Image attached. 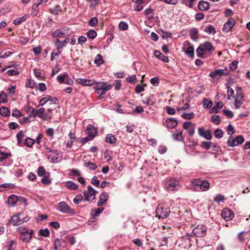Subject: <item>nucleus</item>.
I'll list each match as a JSON object with an SVG mask.
<instances>
[{"label":"nucleus","mask_w":250,"mask_h":250,"mask_svg":"<svg viewBox=\"0 0 250 250\" xmlns=\"http://www.w3.org/2000/svg\"><path fill=\"white\" fill-rule=\"evenodd\" d=\"M214 47L210 42H206L198 47L196 52L199 57L205 58L208 56V54L214 51Z\"/></svg>","instance_id":"obj_1"},{"label":"nucleus","mask_w":250,"mask_h":250,"mask_svg":"<svg viewBox=\"0 0 250 250\" xmlns=\"http://www.w3.org/2000/svg\"><path fill=\"white\" fill-rule=\"evenodd\" d=\"M170 212L168 208L160 205L157 207L156 209V216H158L159 218H165L167 217Z\"/></svg>","instance_id":"obj_2"},{"label":"nucleus","mask_w":250,"mask_h":250,"mask_svg":"<svg viewBox=\"0 0 250 250\" xmlns=\"http://www.w3.org/2000/svg\"><path fill=\"white\" fill-rule=\"evenodd\" d=\"M179 186V182L176 179H169L166 183V187L169 191L177 190Z\"/></svg>","instance_id":"obj_3"},{"label":"nucleus","mask_w":250,"mask_h":250,"mask_svg":"<svg viewBox=\"0 0 250 250\" xmlns=\"http://www.w3.org/2000/svg\"><path fill=\"white\" fill-rule=\"evenodd\" d=\"M97 191L93 189L91 186L87 187V190L83 193L84 199L87 201H92L95 198Z\"/></svg>","instance_id":"obj_4"},{"label":"nucleus","mask_w":250,"mask_h":250,"mask_svg":"<svg viewBox=\"0 0 250 250\" xmlns=\"http://www.w3.org/2000/svg\"><path fill=\"white\" fill-rule=\"evenodd\" d=\"M244 141V139L241 135L237 136L234 139H232L231 136H229L228 139L227 144L229 146L233 147L242 143Z\"/></svg>","instance_id":"obj_5"},{"label":"nucleus","mask_w":250,"mask_h":250,"mask_svg":"<svg viewBox=\"0 0 250 250\" xmlns=\"http://www.w3.org/2000/svg\"><path fill=\"white\" fill-rule=\"evenodd\" d=\"M113 86V84H107L106 83L104 82H99L97 83L94 88L95 89V91L100 90H104V91H108L111 89Z\"/></svg>","instance_id":"obj_6"},{"label":"nucleus","mask_w":250,"mask_h":250,"mask_svg":"<svg viewBox=\"0 0 250 250\" xmlns=\"http://www.w3.org/2000/svg\"><path fill=\"white\" fill-rule=\"evenodd\" d=\"M207 228L205 226H198L193 229V233L198 237H202L206 235Z\"/></svg>","instance_id":"obj_7"},{"label":"nucleus","mask_w":250,"mask_h":250,"mask_svg":"<svg viewBox=\"0 0 250 250\" xmlns=\"http://www.w3.org/2000/svg\"><path fill=\"white\" fill-rule=\"evenodd\" d=\"M235 24V20L232 18L229 19V21L224 24L223 31L226 33L229 32L232 29Z\"/></svg>","instance_id":"obj_8"},{"label":"nucleus","mask_w":250,"mask_h":250,"mask_svg":"<svg viewBox=\"0 0 250 250\" xmlns=\"http://www.w3.org/2000/svg\"><path fill=\"white\" fill-rule=\"evenodd\" d=\"M68 33V30L66 28H62L56 30L52 33V36L54 38L60 37V38H64L65 37Z\"/></svg>","instance_id":"obj_9"},{"label":"nucleus","mask_w":250,"mask_h":250,"mask_svg":"<svg viewBox=\"0 0 250 250\" xmlns=\"http://www.w3.org/2000/svg\"><path fill=\"white\" fill-rule=\"evenodd\" d=\"M198 133L200 136L203 137L207 140H210L212 138L211 131L205 130L204 127H201L198 128Z\"/></svg>","instance_id":"obj_10"},{"label":"nucleus","mask_w":250,"mask_h":250,"mask_svg":"<svg viewBox=\"0 0 250 250\" xmlns=\"http://www.w3.org/2000/svg\"><path fill=\"white\" fill-rule=\"evenodd\" d=\"M221 215L226 221L231 220L234 217L233 213L228 208H225L223 210Z\"/></svg>","instance_id":"obj_11"},{"label":"nucleus","mask_w":250,"mask_h":250,"mask_svg":"<svg viewBox=\"0 0 250 250\" xmlns=\"http://www.w3.org/2000/svg\"><path fill=\"white\" fill-rule=\"evenodd\" d=\"M38 114L39 117L44 121L47 120L51 117L49 113L45 112V109L43 107L38 110Z\"/></svg>","instance_id":"obj_12"},{"label":"nucleus","mask_w":250,"mask_h":250,"mask_svg":"<svg viewBox=\"0 0 250 250\" xmlns=\"http://www.w3.org/2000/svg\"><path fill=\"white\" fill-rule=\"evenodd\" d=\"M86 133L90 139H93L97 135V129L92 125H88L86 129Z\"/></svg>","instance_id":"obj_13"},{"label":"nucleus","mask_w":250,"mask_h":250,"mask_svg":"<svg viewBox=\"0 0 250 250\" xmlns=\"http://www.w3.org/2000/svg\"><path fill=\"white\" fill-rule=\"evenodd\" d=\"M59 210L62 213H69L71 211V208L65 202L59 203Z\"/></svg>","instance_id":"obj_14"},{"label":"nucleus","mask_w":250,"mask_h":250,"mask_svg":"<svg viewBox=\"0 0 250 250\" xmlns=\"http://www.w3.org/2000/svg\"><path fill=\"white\" fill-rule=\"evenodd\" d=\"M20 215L21 214L14 215L10 219V223L13 224L14 226H18L23 223L22 219L20 218Z\"/></svg>","instance_id":"obj_15"},{"label":"nucleus","mask_w":250,"mask_h":250,"mask_svg":"<svg viewBox=\"0 0 250 250\" xmlns=\"http://www.w3.org/2000/svg\"><path fill=\"white\" fill-rule=\"evenodd\" d=\"M76 82L84 86H90L95 83L94 80H88L86 79H77Z\"/></svg>","instance_id":"obj_16"},{"label":"nucleus","mask_w":250,"mask_h":250,"mask_svg":"<svg viewBox=\"0 0 250 250\" xmlns=\"http://www.w3.org/2000/svg\"><path fill=\"white\" fill-rule=\"evenodd\" d=\"M226 75L224 69H216L209 74V76L212 78H215L217 77H220Z\"/></svg>","instance_id":"obj_17"},{"label":"nucleus","mask_w":250,"mask_h":250,"mask_svg":"<svg viewBox=\"0 0 250 250\" xmlns=\"http://www.w3.org/2000/svg\"><path fill=\"white\" fill-rule=\"evenodd\" d=\"M33 232L32 230H30V231L26 232V233L21 236V240L24 242H29L32 238Z\"/></svg>","instance_id":"obj_18"},{"label":"nucleus","mask_w":250,"mask_h":250,"mask_svg":"<svg viewBox=\"0 0 250 250\" xmlns=\"http://www.w3.org/2000/svg\"><path fill=\"white\" fill-rule=\"evenodd\" d=\"M108 195L106 192H103L100 195L99 200L98 202V206H103L104 203L108 200Z\"/></svg>","instance_id":"obj_19"},{"label":"nucleus","mask_w":250,"mask_h":250,"mask_svg":"<svg viewBox=\"0 0 250 250\" xmlns=\"http://www.w3.org/2000/svg\"><path fill=\"white\" fill-rule=\"evenodd\" d=\"M166 124L167 127L169 128H173L177 126L178 122L175 119L169 118L166 120Z\"/></svg>","instance_id":"obj_20"},{"label":"nucleus","mask_w":250,"mask_h":250,"mask_svg":"<svg viewBox=\"0 0 250 250\" xmlns=\"http://www.w3.org/2000/svg\"><path fill=\"white\" fill-rule=\"evenodd\" d=\"M154 54L157 58H159V59L161 60L164 62H167L169 61L168 58L167 56L164 55L159 51H155L154 52Z\"/></svg>","instance_id":"obj_21"},{"label":"nucleus","mask_w":250,"mask_h":250,"mask_svg":"<svg viewBox=\"0 0 250 250\" xmlns=\"http://www.w3.org/2000/svg\"><path fill=\"white\" fill-rule=\"evenodd\" d=\"M201 180L200 179H194L191 182V186L194 190H198V188L200 187Z\"/></svg>","instance_id":"obj_22"},{"label":"nucleus","mask_w":250,"mask_h":250,"mask_svg":"<svg viewBox=\"0 0 250 250\" xmlns=\"http://www.w3.org/2000/svg\"><path fill=\"white\" fill-rule=\"evenodd\" d=\"M209 7V3L208 2L202 1L198 4V8L201 11H206Z\"/></svg>","instance_id":"obj_23"},{"label":"nucleus","mask_w":250,"mask_h":250,"mask_svg":"<svg viewBox=\"0 0 250 250\" xmlns=\"http://www.w3.org/2000/svg\"><path fill=\"white\" fill-rule=\"evenodd\" d=\"M199 188L202 191H207L209 188V183L208 181L201 180V182Z\"/></svg>","instance_id":"obj_24"},{"label":"nucleus","mask_w":250,"mask_h":250,"mask_svg":"<svg viewBox=\"0 0 250 250\" xmlns=\"http://www.w3.org/2000/svg\"><path fill=\"white\" fill-rule=\"evenodd\" d=\"M39 0L37 1L36 3H35L32 7L31 14L33 16H36L39 12V9L38 6L41 4V2H38Z\"/></svg>","instance_id":"obj_25"},{"label":"nucleus","mask_w":250,"mask_h":250,"mask_svg":"<svg viewBox=\"0 0 250 250\" xmlns=\"http://www.w3.org/2000/svg\"><path fill=\"white\" fill-rule=\"evenodd\" d=\"M18 201L17 196L12 195L8 198L7 203L9 205L14 206Z\"/></svg>","instance_id":"obj_26"},{"label":"nucleus","mask_w":250,"mask_h":250,"mask_svg":"<svg viewBox=\"0 0 250 250\" xmlns=\"http://www.w3.org/2000/svg\"><path fill=\"white\" fill-rule=\"evenodd\" d=\"M27 18L28 16L27 15H24L21 17L17 18L16 19H15L13 21V23L16 25H19L22 22L25 21L27 19Z\"/></svg>","instance_id":"obj_27"},{"label":"nucleus","mask_w":250,"mask_h":250,"mask_svg":"<svg viewBox=\"0 0 250 250\" xmlns=\"http://www.w3.org/2000/svg\"><path fill=\"white\" fill-rule=\"evenodd\" d=\"M24 137V133L22 131H20L17 134L18 140V144L19 146H21L23 142V138Z\"/></svg>","instance_id":"obj_28"},{"label":"nucleus","mask_w":250,"mask_h":250,"mask_svg":"<svg viewBox=\"0 0 250 250\" xmlns=\"http://www.w3.org/2000/svg\"><path fill=\"white\" fill-rule=\"evenodd\" d=\"M10 114V111L7 107L3 106L0 108V115L6 117Z\"/></svg>","instance_id":"obj_29"},{"label":"nucleus","mask_w":250,"mask_h":250,"mask_svg":"<svg viewBox=\"0 0 250 250\" xmlns=\"http://www.w3.org/2000/svg\"><path fill=\"white\" fill-rule=\"evenodd\" d=\"M173 138L174 140L181 141L183 139L182 132L179 131L175 132L172 134Z\"/></svg>","instance_id":"obj_30"},{"label":"nucleus","mask_w":250,"mask_h":250,"mask_svg":"<svg viewBox=\"0 0 250 250\" xmlns=\"http://www.w3.org/2000/svg\"><path fill=\"white\" fill-rule=\"evenodd\" d=\"M65 187L69 189H76L78 188V186L74 183L71 181H68L65 184Z\"/></svg>","instance_id":"obj_31"},{"label":"nucleus","mask_w":250,"mask_h":250,"mask_svg":"<svg viewBox=\"0 0 250 250\" xmlns=\"http://www.w3.org/2000/svg\"><path fill=\"white\" fill-rule=\"evenodd\" d=\"M43 177L42 179V182L45 185H49L51 183V181L49 179V174L45 173V175L43 176Z\"/></svg>","instance_id":"obj_32"},{"label":"nucleus","mask_w":250,"mask_h":250,"mask_svg":"<svg viewBox=\"0 0 250 250\" xmlns=\"http://www.w3.org/2000/svg\"><path fill=\"white\" fill-rule=\"evenodd\" d=\"M198 30L196 28H192L190 31L191 38L195 41L197 38Z\"/></svg>","instance_id":"obj_33"},{"label":"nucleus","mask_w":250,"mask_h":250,"mask_svg":"<svg viewBox=\"0 0 250 250\" xmlns=\"http://www.w3.org/2000/svg\"><path fill=\"white\" fill-rule=\"evenodd\" d=\"M106 141L108 143L113 144L116 142V138L112 134H109L107 135L106 137Z\"/></svg>","instance_id":"obj_34"},{"label":"nucleus","mask_w":250,"mask_h":250,"mask_svg":"<svg viewBox=\"0 0 250 250\" xmlns=\"http://www.w3.org/2000/svg\"><path fill=\"white\" fill-rule=\"evenodd\" d=\"M23 143L28 147H31L35 143V141L30 138H26Z\"/></svg>","instance_id":"obj_35"},{"label":"nucleus","mask_w":250,"mask_h":250,"mask_svg":"<svg viewBox=\"0 0 250 250\" xmlns=\"http://www.w3.org/2000/svg\"><path fill=\"white\" fill-rule=\"evenodd\" d=\"M144 3L138 1V0H136L135 5L134 6V10L136 11H140L143 8L144 6L142 5Z\"/></svg>","instance_id":"obj_36"},{"label":"nucleus","mask_w":250,"mask_h":250,"mask_svg":"<svg viewBox=\"0 0 250 250\" xmlns=\"http://www.w3.org/2000/svg\"><path fill=\"white\" fill-rule=\"evenodd\" d=\"M86 35L88 38L91 39H94L97 36V32L94 30H90L86 33Z\"/></svg>","instance_id":"obj_37"},{"label":"nucleus","mask_w":250,"mask_h":250,"mask_svg":"<svg viewBox=\"0 0 250 250\" xmlns=\"http://www.w3.org/2000/svg\"><path fill=\"white\" fill-rule=\"evenodd\" d=\"M244 101V99H235L234 103L235 107L237 109L239 108L243 103Z\"/></svg>","instance_id":"obj_38"},{"label":"nucleus","mask_w":250,"mask_h":250,"mask_svg":"<svg viewBox=\"0 0 250 250\" xmlns=\"http://www.w3.org/2000/svg\"><path fill=\"white\" fill-rule=\"evenodd\" d=\"M84 166L88 167L91 170H94L97 168V166L95 164L90 162L84 163Z\"/></svg>","instance_id":"obj_39"},{"label":"nucleus","mask_w":250,"mask_h":250,"mask_svg":"<svg viewBox=\"0 0 250 250\" xmlns=\"http://www.w3.org/2000/svg\"><path fill=\"white\" fill-rule=\"evenodd\" d=\"M7 95L3 91L0 93V103H4L7 102Z\"/></svg>","instance_id":"obj_40"},{"label":"nucleus","mask_w":250,"mask_h":250,"mask_svg":"<svg viewBox=\"0 0 250 250\" xmlns=\"http://www.w3.org/2000/svg\"><path fill=\"white\" fill-rule=\"evenodd\" d=\"M186 54L189 57H193L194 55V48L192 46H189L185 51Z\"/></svg>","instance_id":"obj_41"},{"label":"nucleus","mask_w":250,"mask_h":250,"mask_svg":"<svg viewBox=\"0 0 250 250\" xmlns=\"http://www.w3.org/2000/svg\"><path fill=\"white\" fill-rule=\"evenodd\" d=\"M95 63L97 65L101 64L104 62V61L102 59V55L100 54H98L94 60Z\"/></svg>","instance_id":"obj_42"},{"label":"nucleus","mask_w":250,"mask_h":250,"mask_svg":"<svg viewBox=\"0 0 250 250\" xmlns=\"http://www.w3.org/2000/svg\"><path fill=\"white\" fill-rule=\"evenodd\" d=\"M214 134L216 138L220 139L223 137V132L221 129H217L215 130Z\"/></svg>","instance_id":"obj_43"},{"label":"nucleus","mask_w":250,"mask_h":250,"mask_svg":"<svg viewBox=\"0 0 250 250\" xmlns=\"http://www.w3.org/2000/svg\"><path fill=\"white\" fill-rule=\"evenodd\" d=\"M37 173L38 176H42L45 175V173H48V172L45 171V170L43 167H41L38 168Z\"/></svg>","instance_id":"obj_44"},{"label":"nucleus","mask_w":250,"mask_h":250,"mask_svg":"<svg viewBox=\"0 0 250 250\" xmlns=\"http://www.w3.org/2000/svg\"><path fill=\"white\" fill-rule=\"evenodd\" d=\"M194 116V114L193 113H183L182 114V117L185 119L189 120L193 118Z\"/></svg>","instance_id":"obj_45"},{"label":"nucleus","mask_w":250,"mask_h":250,"mask_svg":"<svg viewBox=\"0 0 250 250\" xmlns=\"http://www.w3.org/2000/svg\"><path fill=\"white\" fill-rule=\"evenodd\" d=\"M55 46H56L57 50L62 48L63 47H65L63 44L62 42L60 41L59 39H56L55 42Z\"/></svg>","instance_id":"obj_46"},{"label":"nucleus","mask_w":250,"mask_h":250,"mask_svg":"<svg viewBox=\"0 0 250 250\" xmlns=\"http://www.w3.org/2000/svg\"><path fill=\"white\" fill-rule=\"evenodd\" d=\"M223 103L222 102H218L216 106H215L212 109V112H217L218 110L221 109L223 107Z\"/></svg>","instance_id":"obj_47"},{"label":"nucleus","mask_w":250,"mask_h":250,"mask_svg":"<svg viewBox=\"0 0 250 250\" xmlns=\"http://www.w3.org/2000/svg\"><path fill=\"white\" fill-rule=\"evenodd\" d=\"M39 233L41 235L44 236V237H47L50 234V232L49 230L47 229H40L39 230Z\"/></svg>","instance_id":"obj_48"},{"label":"nucleus","mask_w":250,"mask_h":250,"mask_svg":"<svg viewBox=\"0 0 250 250\" xmlns=\"http://www.w3.org/2000/svg\"><path fill=\"white\" fill-rule=\"evenodd\" d=\"M119 28L121 30H126L128 28V25L125 22H120L119 24Z\"/></svg>","instance_id":"obj_49"},{"label":"nucleus","mask_w":250,"mask_h":250,"mask_svg":"<svg viewBox=\"0 0 250 250\" xmlns=\"http://www.w3.org/2000/svg\"><path fill=\"white\" fill-rule=\"evenodd\" d=\"M98 21L96 17H93L89 20L88 23L91 26H95L98 23Z\"/></svg>","instance_id":"obj_50"},{"label":"nucleus","mask_w":250,"mask_h":250,"mask_svg":"<svg viewBox=\"0 0 250 250\" xmlns=\"http://www.w3.org/2000/svg\"><path fill=\"white\" fill-rule=\"evenodd\" d=\"M50 97H45L42 98L39 102V105H43L49 102Z\"/></svg>","instance_id":"obj_51"},{"label":"nucleus","mask_w":250,"mask_h":250,"mask_svg":"<svg viewBox=\"0 0 250 250\" xmlns=\"http://www.w3.org/2000/svg\"><path fill=\"white\" fill-rule=\"evenodd\" d=\"M152 12L153 11L151 8H148L145 11V15L147 16L149 19H151L153 17Z\"/></svg>","instance_id":"obj_52"},{"label":"nucleus","mask_w":250,"mask_h":250,"mask_svg":"<svg viewBox=\"0 0 250 250\" xmlns=\"http://www.w3.org/2000/svg\"><path fill=\"white\" fill-rule=\"evenodd\" d=\"M82 199L83 196L82 194H79L73 199V202L75 204H78L82 201Z\"/></svg>","instance_id":"obj_53"},{"label":"nucleus","mask_w":250,"mask_h":250,"mask_svg":"<svg viewBox=\"0 0 250 250\" xmlns=\"http://www.w3.org/2000/svg\"><path fill=\"white\" fill-rule=\"evenodd\" d=\"M211 120L216 125H219L220 123V118L218 115L212 116Z\"/></svg>","instance_id":"obj_54"},{"label":"nucleus","mask_w":250,"mask_h":250,"mask_svg":"<svg viewBox=\"0 0 250 250\" xmlns=\"http://www.w3.org/2000/svg\"><path fill=\"white\" fill-rule=\"evenodd\" d=\"M17 230L21 234V236L26 233V232L30 231V230H27L26 229L23 227H20L17 228Z\"/></svg>","instance_id":"obj_55"},{"label":"nucleus","mask_w":250,"mask_h":250,"mask_svg":"<svg viewBox=\"0 0 250 250\" xmlns=\"http://www.w3.org/2000/svg\"><path fill=\"white\" fill-rule=\"evenodd\" d=\"M64 83L68 85H72L73 84V81L66 74L65 78Z\"/></svg>","instance_id":"obj_56"},{"label":"nucleus","mask_w":250,"mask_h":250,"mask_svg":"<svg viewBox=\"0 0 250 250\" xmlns=\"http://www.w3.org/2000/svg\"><path fill=\"white\" fill-rule=\"evenodd\" d=\"M224 199V196L223 195L218 194L215 196L214 198V201H215L217 203H219L220 202H223Z\"/></svg>","instance_id":"obj_57"},{"label":"nucleus","mask_w":250,"mask_h":250,"mask_svg":"<svg viewBox=\"0 0 250 250\" xmlns=\"http://www.w3.org/2000/svg\"><path fill=\"white\" fill-rule=\"evenodd\" d=\"M193 126H194V125L190 122H187L183 124V127L186 130L189 129Z\"/></svg>","instance_id":"obj_58"},{"label":"nucleus","mask_w":250,"mask_h":250,"mask_svg":"<svg viewBox=\"0 0 250 250\" xmlns=\"http://www.w3.org/2000/svg\"><path fill=\"white\" fill-rule=\"evenodd\" d=\"M12 54H13V53L11 52H10V51H7L4 53H3L2 52H1L0 54V58H3V59L6 58L10 56H11Z\"/></svg>","instance_id":"obj_59"},{"label":"nucleus","mask_w":250,"mask_h":250,"mask_svg":"<svg viewBox=\"0 0 250 250\" xmlns=\"http://www.w3.org/2000/svg\"><path fill=\"white\" fill-rule=\"evenodd\" d=\"M205 31L209 34H214L216 32L215 29L212 26L207 27Z\"/></svg>","instance_id":"obj_60"},{"label":"nucleus","mask_w":250,"mask_h":250,"mask_svg":"<svg viewBox=\"0 0 250 250\" xmlns=\"http://www.w3.org/2000/svg\"><path fill=\"white\" fill-rule=\"evenodd\" d=\"M91 183L95 186L99 187L100 181L96 176H94L91 180Z\"/></svg>","instance_id":"obj_61"},{"label":"nucleus","mask_w":250,"mask_h":250,"mask_svg":"<svg viewBox=\"0 0 250 250\" xmlns=\"http://www.w3.org/2000/svg\"><path fill=\"white\" fill-rule=\"evenodd\" d=\"M66 73L63 75H60L57 77V80L60 83H64Z\"/></svg>","instance_id":"obj_62"},{"label":"nucleus","mask_w":250,"mask_h":250,"mask_svg":"<svg viewBox=\"0 0 250 250\" xmlns=\"http://www.w3.org/2000/svg\"><path fill=\"white\" fill-rule=\"evenodd\" d=\"M9 155V154L7 153L0 152V161L2 162L4 160L7 159Z\"/></svg>","instance_id":"obj_63"},{"label":"nucleus","mask_w":250,"mask_h":250,"mask_svg":"<svg viewBox=\"0 0 250 250\" xmlns=\"http://www.w3.org/2000/svg\"><path fill=\"white\" fill-rule=\"evenodd\" d=\"M6 73L9 76L18 75L19 74V72L18 71L13 69L8 70Z\"/></svg>","instance_id":"obj_64"}]
</instances>
